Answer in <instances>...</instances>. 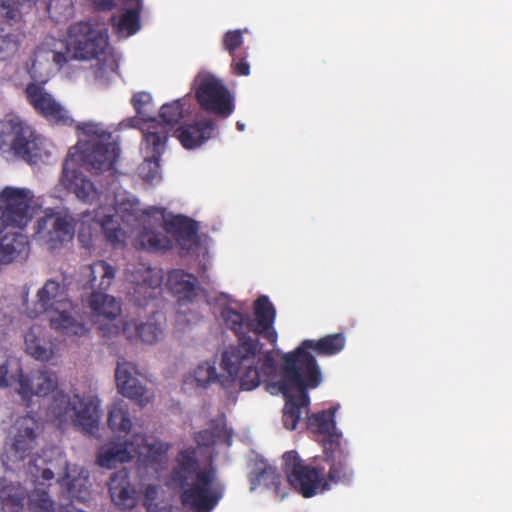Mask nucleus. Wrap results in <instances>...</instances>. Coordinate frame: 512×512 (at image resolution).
<instances>
[{"mask_svg":"<svg viewBox=\"0 0 512 512\" xmlns=\"http://www.w3.org/2000/svg\"><path fill=\"white\" fill-rule=\"evenodd\" d=\"M253 313L254 318L228 306L221 311V318L236 335L237 343L223 351L220 365L232 380L238 379L244 391L254 390L260 385L261 376H273L277 370L273 351H263L259 340L263 338L272 346L277 344L275 307L267 296L261 295L253 304Z\"/></svg>","mask_w":512,"mask_h":512,"instance_id":"nucleus-1","label":"nucleus"},{"mask_svg":"<svg viewBox=\"0 0 512 512\" xmlns=\"http://www.w3.org/2000/svg\"><path fill=\"white\" fill-rule=\"evenodd\" d=\"M165 484L171 490L181 491V504L193 512H211L221 500L224 490L216 483L215 468L200 467L194 448L178 452Z\"/></svg>","mask_w":512,"mask_h":512,"instance_id":"nucleus-2","label":"nucleus"},{"mask_svg":"<svg viewBox=\"0 0 512 512\" xmlns=\"http://www.w3.org/2000/svg\"><path fill=\"white\" fill-rule=\"evenodd\" d=\"M38 301L28 316L36 318L50 311V327L67 337H86L90 333L87 315L82 307L68 298L67 286L54 279L47 280L37 293Z\"/></svg>","mask_w":512,"mask_h":512,"instance_id":"nucleus-3","label":"nucleus"},{"mask_svg":"<svg viewBox=\"0 0 512 512\" xmlns=\"http://www.w3.org/2000/svg\"><path fill=\"white\" fill-rule=\"evenodd\" d=\"M185 99L180 98L162 105L159 116L149 118L139 129L143 135L144 163L141 170L144 177L154 179L160 167L159 161L166 150L167 141L174 130L175 125L183 118Z\"/></svg>","mask_w":512,"mask_h":512,"instance_id":"nucleus-4","label":"nucleus"},{"mask_svg":"<svg viewBox=\"0 0 512 512\" xmlns=\"http://www.w3.org/2000/svg\"><path fill=\"white\" fill-rule=\"evenodd\" d=\"M344 347L345 337L342 333L329 334L318 340L306 339L295 350L282 354L281 366L288 369L295 380L302 376L310 386L318 387L322 382V373L311 351L318 356H333Z\"/></svg>","mask_w":512,"mask_h":512,"instance_id":"nucleus-5","label":"nucleus"},{"mask_svg":"<svg viewBox=\"0 0 512 512\" xmlns=\"http://www.w3.org/2000/svg\"><path fill=\"white\" fill-rule=\"evenodd\" d=\"M98 407L99 400L95 396L74 394L71 397L57 392L49 410L60 423L70 420L82 432L92 434L98 426Z\"/></svg>","mask_w":512,"mask_h":512,"instance_id":"nucleus-6","label":"nucleus"},{"mask_svg":"<svg viewBox=\"0 0 512 512\" xmlns=\"http://www.w3.org/2000/svg\"><path fill=\"white\" fill-rule=\"evenodd\" d=\"M282 469L289 485L305 498L329 489L325 466L313 462L306 464L296 451L283 454Z\"/></svg>","mask_w":512,"mask_h":512,"instance_id":"nucleus-7","label":"nucleus"},{"mask_svg":"<svg viewBox=\"0 0 512 512\" xmlns=\"http://www.w3.org/2000/svg\"><path fill=\"white\" fill-rule=\"evenodd\" d=\"M109 47L107 29L88 21L72 24L67 32V51L75 60H101Z\"/></svg>","mask_w":512,"mask_h":512,"instance_id":"nucleus-8","label":"nucleus"},{"mask_svg":"<svg viewBox=\"0 0 512 512\" xmlns=\"http://www.w3.org/2000/svg\"><path fill=\"white\" fill-rule=\"evenodd\" d=\"M41 136L34 127L19 115L8 114L0 123V149L8 147L24 160L36 157L40 150Z\"/></svg>","mask_w":512,"mask_h":512,"instance_id":"nucleus-9","label":"nucleus"},{"mask_svg":"<svg viewBox=\"0 0 512 512\" xmlns=\"http://www.w3.org/2000/svg\"><path fill=\"white\" fill-rule=\"evenodd\" d=\"M281 379L278 382L279 391L285 399L283 408V424L286 429H296L302 414V409L308 408L310 399L308 389H314L306 378L298 376L294 379L288 369L281 366Z\"/></svg>","mask_w":512,"mask_h":512,"instance_id":"nucleus-10","label":"nucleus"},{"mask_svg":"<svg viewBox=\"0 0 512 512\" xmlns=\"http://www.w3.org/2000/svg\"><path fill=\"white\" fill-rule=\"evenodd\" d=\"M196 81L195 98L201 109L223 119L234 112V97L220 79L205 75Z\"/></svg>","mask_w":512,"mask_h":512,"instance_id":"nucleus-11","label":"nucleus"},{"mask_svg":"<svg viewBox=\"0 0 512 512\" xmlns=\"http://www.w3.org/2000/svg\"><path fill=\"white\" fill-rule=\"evenodd\" d=\"M33 194L29 189L7 186L0 192V233L7 228L24 229L31 215Z\"/></svg>","mask_w":512,"mask_h":512,"instance_id":"nucleus-12","label":"nucleus"},{"mask_svg":"<svg viewBox=\"0 0 512 512\" xmlns=\"http://www.w3.org/2000/svg\"><path fill=\"white\" fill-rule=\"evenodd\" d=\"M69 150L75 154L76 164L94 173L114 169L120 154V148L113 139L99 143L80 140Z\"/></svg>","mask_w":512,"mask_h":512,"instance_id":"nucleus-13","label":"nucleus"},{"mask_svg":"<svg viewBox=\"0 0 512 512\" xmlns=\"http://www.w3.org/2000/svg\"><path fill=\"white\" fill-rule=\"evenodd\" d=\"M166 285L172 294L177 297L179 310L176 313V322L178 324L197 322L200 315L193 311H189L188 315L187 309H185L187 304H193L199 294L200 287L197 277L181 269H175L168 273Z\"/></svg>","mask_w":512,"mask_h":512,"instance_id":"nucleus-14","label":"nucleus"},{"mask_svg":"<svg viewBox=\"0 0 512 512\" xmlns=\"http://www.w3.org/2000/svg\"><path fill=\"white\" fill-rule=\"evenodd\" d=\"M75 165V154L69 150L62 167V186L82 203L91 205L98 202L101 191L90 178L76 169Z\"/></svg>","mask_w":512,"mask_h":512,"instance_id":"nucleus-15","label":"nucleus"},{"mask_svg":"<svg viewBox=\"0 0 512 512\" xmlns=\"http://www.w3.org/2000/svg\"><path fill=\"white\" fill-rule=\"evenodd\" d=\"M88 307L95 324L99 325L102 336L112 337L119 333V327L113 322L121 315V304L105 291H92L88 298Z\"/></svg>","mask_w":512,"mask_h":512,"instance_id":"nucleus-16","label":"nucleus"},{"mask_svg":"<svg viewBox=\"0 0 512 512\" xmlns=\"http://www.w3.org/2000/svg\"><path fill=\"white\" fill-rule=\"evenodd\" d=\"M16 392L24 401H30L34 396L45 397L58 386L57 375L49 370H37L25 373L21 365H17L15 376Z\"/></svg>","mask_w":512,"mask_h":512,"instance_id":"nucleus-17","label":"nucleus"},{"mask_svg":"<svg viewBox=\"0 0 512 512\" xmlns=\"http://www.w3.org/2000/svg\"><path fill=\"white\" fill-rule=\"evenodd\" d=\"M162 275L150 267L141 265L130 275L132 284L130 296L139 307H145L149 301L156 300L162 294Z\"/></svg>","mask_w":512,"mask_h":512,"instance_id":"nucleus-18","label":"nucleus"},{"mask_svg":"<svg viewBox=\"0 0 512 512\" xmlns=\"http://www.w3.org/2000/svg\"><path fill=\"white\" fill-rule=\"evenodd\" d=\"M136 369L132 363L118 362L115 370L117 389L120 394L145 407L153 399V394L135 377Z\"/></svg>","mask_w":512,"mask_h":512,"instance_id":"nucleus-19","label":"nucleus"},{"mask_svg":"<svg viewBox=\"0 0 512 512\" xmlns=\"http://www.w3.org/2000/svg\"><path fill=\"white\" fill-rule=\"evenodd\" d=\"M336 411V407H330L307 417V427L312 433L321 436L323 450H330L342 443V433L336 428Z\"/></svg>","mask_w":512,"mask_h":512,"instance_id":"nucleus-20","label":"nucleus"},{"mask_svg":"<svg viewBox=\"0 0 512 512\" xmlns=\"http://www.w3.org/2000/svg\"><path fill=\"white\" fill-rule=\"evenodd\" d=\"M46 242L51 250L59 248L64 242H68L73 238L74 225L72 219L61 215H48L38 219L37 233L43 234Z\"/></svg>","mask_w":512,"mask_h":512,"instance_id":"nucleus-21","label":"nucleus"},{"mask_svg":"<svg viewBox=\"0 0 512 512\" xmlns=\"http://www.w3.org/2000/svg\"><path fill=\"white\" fill-rule=\"evenodd\" d=\"M38 422L32 416L26 415L17 420V434L12 445L14 462H21L29 457L37 446Z\"/></svg>","mask_w":512,"mask_h":512,"instance_id":"nucleus-22","label":"nucleus"},{"mask_svg":"<svg viewBox=\"0 0 512 512\" xmlns=\"http://www.w3.org/2000/svg\"><path fill=\"white\" fill-rule=\"evenodd\" d=\"M130 445L134 458L138 457L147 464L160 463L171 448L169 443L144 434H134Z\"/></svg>","mask_w":512,"mask_h":512,"instance_id":"nucleus-23","label":"nucleus"},{"mask_svg":"<svg viewBox=\"0 0 512 512\" xmlns=\"http://www.w3.org/2000/svg\"><path fill=\"white\" fill-rule=\"evenodd\" d=\"M323 452L325 461L330 466L326 474L327 482L350 483L354 472L349 465V451L341 443L338 447H331L330 450H323Z\"/></svg>","mask_w":512,"mask_h":512,"instance_id":"nucleus-24","label":"nucleus"},{"mask_svg":"<svg viewBox=\"0 0 512 512\" xmlns=\"http://www.w3.org/2000/svg\"><path fill=\"white\" fill-rule=\"evenodd\" d=\"M109 493L114 504L121 509H132L136 505V491L131 485L129 471L125 468L114 472L108 482Z\"/></svg>","mask_w":512,"mask_h":512,"instance_id":"nucleus-25","label":"nucleus"},{"mask_svg":"<svg viewBox=\"0 0 512 512\" xmlns=\"http://www.w3.org/2000/svg\"><path fill=\"white\" fill-rule=\"evenodd\" d=\"M215 131V124L210 119H200L193 124L180 126L174 131L177 139L186 149H194L210 139Z\"/></svg>","mask_w":512,"mask_h":512,"instance_id":"nucleus-26","label":"nucleus"},{"mask_svg":"<svg viewBox=\"0 0 512 512\" xmlns=\"http://www.w3.org/2000/svg\"><path fill=\"white\" fill-rule=\"evenodd\" d=\"M87 279L85 287L92 291H106L115 278V268L104 260H98L83 268Z\"/></svg>","mask_w":512,"mask_h":512,"instance_id":"nucleus-27","label":"nucleus"},{"mask_svg":"<svg viewBox=\"0 0 512 512\" xmlns=\"http://www.w3.org/2000/svg\"><path fill=\"white\" fill-rule=\"evenodd\" d=\"M41 335V327L32 326L24 335L25 351L36 360L48 362L57 354L58 346L52 341L46 346Z\"/></svg>","mask_w":512,"mask_h":512,"instance_id":"nucleus-28","label":"nucleus"},{"mask_svg":"<svg viewBox=\"0 0 512 512\" xmlns=\"http://www.w3.org/2000/svg\"><path fill=\"white\" fill-rule=\"evenodd\" d=\"M123 334L130 341L154 344L162 336L163 330L156 322H138L137 320L131 319L124 322Z\"/></svg>","mask_w":512,"mask_h":512,"instance_id":"nucleus-29","label":"nucleus"},{"mask_svg":"<svg viewBox=\"0 0 512 512\" xmlns=\"http://www.w3.org/2000/svg\"><path fill=\"white\" fill-rule=\"evenodd\" d=\"M130 440L123 443L111 442L102 446L97 455V464L103 468H115L118 463L129 462L134 459Z\"/></svg>","mask_w":512,"mask_h":512,"instance_id":"nucleus-30","label":"nucleus"},{"mask_svg":"<svg viewBox=\"0 0 512 512\" xmlns=\"http://www.w3.org/2000/svg\"><path fill=\"white\" fill-rule=\"evenodd\" d=\"M169 226L182 248L190 249L198 244V224L195 220L177 215L169 222Z\"/></svg>","mask_w":512,"mask_h":512,"instance_id":"nucleus-31","label":"nucleus"},{"mask_svg":"<svg viewBox=\"0 0 512 512\" xmlns=\"http://www.w3.org/2000/svg\"><path fill=\"white\" fill-rule=\"evenodd\" d=\"M28 240L21 232H6L0 239V264L16 260L28 248Z\"/></svg>","mask_w":512,"mask_h":512,"instance_id":"nucleus-32","label":"nucleus"},{"mask_svg":"<svg viewBox=\"0 0 512 512\" xmlns=\"http://www.w3.org/2000/svg\"><path fill=\"white\" fill-rule=\"evenodd\" d=\"M51 62V49L47 44L36 47L30 61L26 63V71L33 81L46 83Z\"/></svg>","mask_w":512,"mask_h":512,"instance_id":"nucleus-33","label":"nucleus"},{"mask_svg":"<svg viewBox=\"0 0 512 512\" xmlns=\"http://www.w3.org/2000/svg\"><path fill=\"white\" fill-rule=\"evenodd\" d=\"M45 83L33 81L26 85L24 93L28 104L36 114L43 117L47 115L49 107L55 102V98L45 89Z\"/></svg>","mask_w":512,"mask_h":512,"instance_id":"nucleus-34","label":"nucleus"},{"mask_svg":"<svg viewBox=\"0 0 512 512\" xmlns=\"http://www.w3.org/2000/svg\"><path fill=\"white\" fill-rule=\"evenodd\" d=\"M45 83L33 81L26 85L24 93L28 104L36 114L43 117L47 115L49 107L55 102V98L45 89Z\"/></svg>","mask_w":512,"mask_h":512,"instance_id":"nucleus-35","label":"nucleus"},{"mask_svg":"<svg viewBox=\"0 0 512 512\" xmlns=\"http://www.w3.org/2000/svg\"><path fill=\"white\" fill-rule=\"evenodd\" d=\"M26 489L20 485L2 484L0 486V504L3 512H24Z\"/></svg>","mask_w":512,"mask_h":512,"instance_id":"nucleus-36","label":"nucleus"},{"mask_svg":"<svg viewBox=\"0 0 512 512\" xmlns=\"http://www.w3.org/2000/svg\"><path fill=\"white\" fill-rule=\"evenodd\" d=\"M141 248L150 251H165L170 248L169 238L160 231L144 228L138 235Z\"/></svg>","mask_w":512,"mask_h":512,"instance_id":"nucleus-37","label":"nucleus"},{"mask_svg":"<svg viewBox=\"0 0 512 512\" xmlns=\"http://www.w3.org/2000/svg\"><path fill=\"white\" fill-rule=\"evenodd\" d=\"M113 27L119 37L134 35L141 27L139 11L135 9L126 10Z\"/></svg>","mask_w":512,"mask_h":512,"instance_id":"nucleus-38","label":"nucleus"},{"mask_svg":"<svg viewBox=\"0 0 512 512\" xmlns=\"http://www.w3.org/2000/svg\"><path fill=\"white\" fill-rule=\"evenodd\" d=\"M102 229L107 242L113 246H122L126 241V232L114 216H107L102 221Z\"/></svg>","mask_w":512,"mask_h":512,"instance_id":"nucleus-39","label":"nucleus"},{"mask_svg":"<svg viewBox=\"0 0 512 512\" xmlns=\"http://www.w3.org/2000/svg\"><path fill=\"white\" fill-rule=\"evenodd\" d=\"M108 425L115 432L128 433L132 427L128 411L120 405L113 406L109 410Z\"/></svg>","mask_w":512,"mask_h":512,"instance_id":"nucleus-40","label":"nucleus"},{"mask_svg":"<svg viewBox=\"0 0 512 512\" xmlns=\"http://www.w3.org/2000/svg\"><path fill=\"white\" fill-rule=\"evenodd\" d=\"M23 2L35 3L37 0H22ZM59 0H49L47 10L51 15V8L53 7L55 2ZM0 15L6 20L7 23L12 24L17 22L21 13L16 5V0H0Z\"/></svg>","mask_w":512,"mask_h":512,"instance_id":"nucleus-41","label":"nucleus"},{"mask_svg":"<svg viewBox=\"0 0 512 512\" xmlns=\"http://www.w3.org/2000/svg\"><path fill=\"white\" fill-rule=\"evenodd\" d=\"M42 118L49 124L57 126H71L74 122L69 111L57 100L49 107L47 115Z\"/></svg>","mask_w":512,"mask_h":512,"instance_id":"nucleus-42","label":"nucleus"},{"mask_svg":"<svg viewBox=\"0 0 512 512\" xmlns=\"http://www.w3.org/2000/svg\"><path fill=\"white\" fill-rule=\"evenodd\" d=\"M77 129L88 137L86 141H95V143L112 140V133L106 131L100 124L82 123Z\"/></svg>","mask_w":512,"mask_h":512,"instance_id":"nucleus-43","label":"nucleus"},{"mask_svg":"<svg viewBox=\"0 0 512 512\" xmlns=\"http://www.w3.org/2000/svg\"><path fill=\"white\" fill-rule=\"evenodd\" d=\"M194 378L198 386L206 387L219 378L215 363L203 362L194 371Z\"/></svg>","mask_w":512,"mask_h":512,"instance_id":"nucleus-44","label":"nucleus"},{"mask_svg":"<svg viewBox=\"0 0 512 512\" xmlns=\"http://www.w3.org/2000/svg\"><path fill=\"white\" fill-rule=\"evenodd\" d=\"M116 212L123 221H137L142 215L139 201L128 198L117 203Z\"/></svg>","mask_w":512,"mask_h":512,"instance_id":"nucleus-45","label":"nucleus"},{"mask_svg":"<svg viewBox=\"0 0 512 512\" xmlns=\"http://www.w3.org/2000/svg\"><path fill=\"white\" fill-rule=\"evenodd\" d=\"M243 42V33L240 29L227 31L222 39L223 48L231 57H235L239 51H243L241 49Z\"/></svg>","mask_w":512,"mask_h":512,"instance_id":"nucleus-46","label":"nucleus"},{"mask_svg":"<svg viewBox=\"0 0 512 512\" xmlns=\"http://www.w3.org/2000/svg\"><path fill=\"white\" fill-rule=\"evenodd\" d=\"M0 37V59L5 60L16 54L20 46V41L18 35L15 33H7Z\"/></svg>","mask_w":512,"mask_h":512,"instance_id":"nucleus-47","label":"nucleus"},{"mask_svg":"<svg viewBox=\"0 0 512 512\" xmlns=\"http://www.w3.org/2000/svg\"><path fill=\"white\" fill-rule=\"evenodd\" d=\"M131 103L137 115L140 117L141 124L139 125V127L145 124V121H147L149 118H152L151 116H149L145 108L147 105L152 103V97L149 93L138 92L134 94Z\"/></svg>","mask_w":512,"mask_h":512,"instance_id":"nucleus-48","label":"nucleus"},{"mask_svg":"<svg viewBox=\"0 0 512 512\" xmlns=\"http://www.w3.org/2000/svg\"><path fill=\"white\" fill-rule=\"evenodd\" d=\"M30 507L34 512H50L54 502L46 491H35L30 496Z\"/></svg>","mask_w":512,"mask_h":512,"instance_id":"nucleus-49","label":"nucleus"},{"mask_svg":"<svg viewBox=\"0 0 512 512\" xmlns=\"http://www.w3.org/2000/svg\"><path fill=\"white\" fill-rule=\"evenodd\" d=\"M160 486L157 484H148L143 487V505L148 512H158L159 504L157 502Z\"/></svg>","mask_w":512,"mask_h":512,"instance_id":"nucleus-50","label":"nucleus"},{"mask_svg":"<svg viewBox=\"0 0 512 512\" xmlns=\"http://www.w3.org/2000/svg\"><path fill=\"white\" fill-rule=\"evenodd\" d=\"M246 51H239L235 57H232L231 69L237 76H248L250 74V65L246 61Z\"/></svg>","mask_w":512,"mask_h":512,"instance_id":"nucleus-51","label":"nucleus"},{"mask_svg":"<svg viewBox=\"0 0 512 512\" xmlns=\"http://www.w3.org/2000/svg\"><path fill=\"white\" fill-rule=\"evenodd\" d=\"M38 458H33L29 461V472L36 478H41L43 481H50L54 478V472L50 467L40 468L37 464Z\"/></svg>","mask_w":512,"mask_h":512,"instance_id":"nucleus-52","label":"nucleus"},{"mask_svg":"<svg viewBox=\"0 0 512 512\" xmlns=\"http://www.w3.org/2000/svg\"><path fill=\"white\" fill-rule=\"evenodd\" d=\"M15 373L9 376V361L6 360L0 365V389L8 388L12 384H16Z\"/></svg>","mask_w":512,"mask_h":512,"instance_id":"nucleus-53","label":"nucleus"},{"mask_svg":"<svg viewBox=\"0 0 512 512\" xmlns=\"http://www.w3.org/2000/svg\"><path fill=\"white\" fill-rule=\"evenodd\" d=\"M51 60L58 66H62L65 63H67L68 58H67V55L63 52H57V51L51 50Z\"/></svg>","mask_w":512,"mask_h":512,"instance_id":"nucleus-54","label":"nucleus"},{"mask_svg":"<svg viewBox=\"0 0 512 512\" xmlns=\"http://www.w3.org/2000/svg\"><path fill=\"white\" fill-rule=\"evenodd\" d=\"M75 482V479L69 480V474L67 472L65 473V476L61 479V483L66 484L68 486V491L72 496H75Z\"/></svg>","mask_w":512,"mask_h":512,"instance_id":"nucleus-55","label":"nucleus"},{"mask_svg":"<svg viewBox=\"0 0 512 512\" xmlns=\"http://www.w3.org/2000/svg\"><path fill=\"white\" fill-rule=\"evenodd\" d=\"M94 5L100 9H111L113 7V0H93Z\"/></svg>","mask_w":512,"mask_h":512,"instance_id":"nucleus-56","label":"nucleus"},{"mask_svg":"<svg viewBox=\"0 0 512 512\" xmlns=\"http://www.w3.org/2000/svg\"><path fill=\"white\" fill-rule=\"evenodd\" d=\"M104 64H105V67L100 66V67H98L96 69V71H95L96 77H103L104 76V72L103 71L105 70V72H106L107 71V67H108V65L106 63H104ZM109 67H110V64H109Z\"/></svg>","mask_w":512,"mask_h":512,"instance_id":"nucleus-57","label":"nucleus"},{"mask_svg":"<svg viewBox=\"0 0 512 512\" xmlns=\"http://www.w3.org/2000/svg\"><path fill=\"white\" fill-rule=\"evenodd\" d=\"M236 126L239 131H243L245 129V125L239 121L236 123Z\"/></svg>","mask_w":512,"mask_h":512,"instance_id":"nucleus-58","label":"nucleus"}]
</instances>
